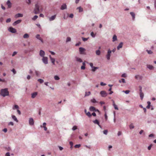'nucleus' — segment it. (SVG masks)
Returning <instances> with one entry per match:
<instances>
[{
  "label": "nucleus",
  "mask_w": 156,
  "mask_h": 156,
  "mask_svg": "<svg viewBox=\"0 0 156 156\" xmlns=\"http://www.w3.org/2000/svg\"><path fill=\"white\" fill-rule=\"evenodd\" d=\"M81 43L80 42H79L78 43H77L76 44L75 46H78L80 45V44H81Z\"/></svg>",
  "instance_id": "052dcab7"
},
{
  "label": "nucleus",
  "mask_w": 156,
  "mask_h": 156,
  "mask_svg": "<svg viewBox=\"0 0 156 156\" xmlns=\"http://www.w3.org/2000/svg\"><path fill=\"white\" fill-rule=\"evenodd\" d=\"M37 94V92H34L31 94V98H35Z\"/></svg>",
  "instance_id": "5701e85b"
},
{
  "label": "nucleus",
  "mask_w": 156,
  "mask_h": 156,
  "mask_svg": "<svg viewBox=\"0 0 156 156\" xmlns=\"http://www.w3.org/2000/svg\"><path fill=\"white\" fill-rule=\"evenodd\" d=\"M56 17V15H55L52 16L51 17L49 18V20L50 21H52L54 20Z\"/></svg>",
  "instance_id": "2eb2a0df"
},
{
  "label": "nucleus",
  "mask_w": 156,
  "mask_h": 156,
  "mask_svg": "<svg viewBox=\"0 0 156 156\" xmlns=\"http://www.w3.org/2000/svg\"><path fill=\"white\" fill-rule=\"evenodd\" d=\"M71 40V38L70 37H67L66 42H68L69 41H70Z\"/></svg>",
  "instance_id": "8fccbe9b"
},
{
  "label": "nucleus",
  "mask_w": 156,
  "mask_h": 156,
  "mask_svg": "<svg viewBox=\"0 0 156 156\" xmlns=\"http://www.w3.org/2000/svg\"><path fill=\"white\" fill-rule=\"evenodd\" d=\"M90 110L91 111H96L95 108L93 106H91L90 108Z\"/></svg>",
  "instance_id": "c85d7f7f"
},
{
  "label": "nucleus",
  "mask_w": 156,
  "mask_h": 156,
  "mask_svg": "<svg viewBox=\"0 0 156 156\" xmlns=\"http://www.w3.org/2000/svg\"><path fill=\"white\" fill-rule=\"evenodd\" d=\"M26 3L29 5L31 3V0H26Z\"/></svg>",
  "instance_id": "4c0bfd02"
},
{
  "label": "nucleus",
  "mask_w": 156,
  "mask_h": 156,
  "mask_svg": "<svg viewBox=\"0 0 156 156\" xmlns=\"http://www.w3.org/2000/svg\"><path fill=\"white\" fill-rule=\"evenodd\" d=\"M17 52L16 51H14L12 55V56H14L17 54Z\"/></svg>",
  "instance_id": "e2e57ef3"
},
{
  "label": "nucleus",
  "mask_w": 156,
  "mask_h": 156,
  "mask_svg": "<svg viewBox=\"0 0 156 156\" xmlns=\"http://www.w3.org/2000/svg\"><path fill=\"white\" fill-rule=\"evenodd\" d=\"M90 35L93 37H95V34H94L93 32L91 33Z\"/></svg>",
  "instance_id": "c03bdc74"
},
{
  "label": "nucleus",
  "mask_w": 156,
  "mask_h": 156,
  "mask_svg": "<svg viewBox=\"0 0 156 156\" xmlns=\"http://www.w3.org/2000/svg\"><path fill=\"white\" fill-rule=\"evenodd\" d=\"M100 85L101 86H103L105 85H106V84L105 83H104L103 82H101L100 83Z\"/></svg>",
  "instance_id": "4d7b16f0"
},
{
  "label": "nucleus",
  "mask_w": 156,
  "mask_h": 156,
  "mask_svg": "<svg viewBox=\"0 0 156 156\" xmlns=\"http://www.w3.org/2000/svg\"><path fill=\"white\" fill-rule=\"evenodd\" d=\"M67 9V5L66 4H63L62 5L60 9L61 10H63Z\"/></svg>",
  "instance_id": "9d476101"
},
{
  "label": "nucleus",
  "mask_w": 156,
  "mask_h": 156,
  "mask_svg": "<svg viewBox=\"0 0 156 156\" xmlns=\"http://www.w3.org/2000/svg\"><path fill=\"white\" fill-rule=\"evenodd\" d=\"M90 94V91H88V92H86L84 96L86 97V96H88Z\"/></svg>",
  "instance_id": "f704fd0d"
},
{
  "label": "nucleus",
  "mask_w": 156,
  "mask_h": 156,
  "mask_svg": "<svg viewBox=\"0 0 156 156\" xmlns=\"http://www.w3.org/2000/svg\"><path fill=\"white\" fill-rule=\"evenodd\" d=\"M140 98H143L144 97V94L142 92H140Z\"/></svg>",
  "instance_id": "79ce46f5"
},
{
  "label": "nucleus",
  "mask_w": 156,
  "mask_h": 156,
  "mask_svg": "<svg viewBox=\"0 0 156 156\" xmlns=\"http://www.w3.org/2000/svg\"><path fill=\"white\" fill-rule=\"evenodd\" d=\"M77 9H79V12H81L83 11V9L80 6L77 7Z\"/></svg>",
  "instance_id": "c756f323"
},
{
  "label": "nucleus",
  "mask_w": 156,
  "mask_h": 156,
  "mask_svg": "<svg viewBox=\"0 0 156 156\" xmlns=\"http://www.w3.org/2000/svg\"><path fill=\"white\" fill-rule=\"evenodd\" d=\"M139 91H140V92H142V87L141 86H139Z\"/></svg>",
  "instance_id": "bf43d9fd"
},
{
  "label": "nucleus",
  "mask_w": 156,
  "mask_h": 156,
  "mask_svg": "<svg viewBox=\"0 0 156 156\" xmlns=\"http://www.w3.org/2000/svg\"><path fill=\"white\" fill-rule=\"evenodd\" d=\"M1 95L3 97L9 96V92L8 91V89L5 88L2 89L1 90Z\"/></svg>",
  "instance_id": "f257e3e1"
},
{
  "label": "nucleus",
  "mask_w": 156,
  "mask_h": 156,
  "mask_svg": "<svg viewBox=\"0 0 156 156\" xmlns=\"http://www.w3.org/2000/svg\"><path fill=\"white\" fill-rule=\"evenodd\" d=\"M98 68H99L98 67L94 66L92 68L91 70L93 72H95L96 69H98Z\"/></svg>",
  "instance_id": "cd10ccee"
},
{
  "label": "nucleus",
  "mask_w": 156,
  "mask_h": 156,
  "mask_svg": "<svg viewBox=\"0 0 156 156\" xmlns=\"http://www.w3.org/2000/svg\"><path fill=\"white\" fill-rule=\"evenodd\" d=\"M91 101L93 103H96L97 102L93 98L92 99H91Z\"/></svg>",
  "instance_id": "de8ad7c7"
},
{
  "label": "nucleus",
  "mask_w": 156,
  "mask_h": 156,
  "mask_svg": "<svg viewBox=\"0 0 156 156\" xmlns=\"http://www.w3.org/2000/svg\"><path fill=\"white\" fill-rule=\"evenodd\" d=\"M93 122L95 124H98L100 128H101V126L99 125V122L98 120L96 119L95 120L93 121Z\"/></svg>",
  "instance_id": "f3484780"
},
{
  "label": "nucleus",
  "mask_w": 156,
  "mask_h": 156,
  "mask_svg": "<svg viewBox=\"0 0 156 156\" xmlns=\"http://www.w3.org/2000/svg\"><path fill=\"white\" fill-rule=\"evenodd\" d=\"M123 45V43L122 42H120L118 46L117 47V49L118 50H119L120 48H122V45Z\"/></svg>",
  "instance_id": "dca6fc26"
},
{
  "label": "nucleus",
  "mask_w": 156,
  "mask_h": 156,
  "mask_svg": "<svg viewBox=\"0 0 156 156\" xmlns=\"http://www.w3.org/2000/svg\"><path fill=\"white\" fill-rule=\"evenodd\" d=\"M123 92H125V94H127L130 92V90H127L125 91H123Z\"/></svg>",
  "instance_id": "3c124183"
},
{
  "label": "nucleus",
  "mask_w": 156,
  "mask_h": 156,
  "mask_svg": "<svg viewBox=\"0 0 156 156\" xmlns=\"http://www.w3.org/2000/svg\"><path fill=\"white\" fill-rule=\"evenodd\" d=\"M91 67V68H92L94 66H93V63H89Z\"/></svg>",
  "instance_id": "338daca9"
},
{
  "label": "nucleus",
  "mask_w": 156,
  "mask_h": 156,
  "mask_svg": "<svg viewBox=\"0 0 156 156\" xmlns=\"http://www.w3.org/2000/svg\"><path fill=\"white\" fill-rule=\"evenodd\" d=\"M77 129V126H74L72 128V129L73 130H75Z\"/></svg>",
  "instance_id": "864d4df0"
},
{
  "label": "nucleus",
  "mask_w": 156,
  "mask_h": 156,
  "mask_svg": "<svg viewBox=\"0 0 156 156\" xmlns=\"http://www.w3.org/2000/svg\"><path fill=\"white\" fill-rule=\"evenodd\" d=\"M143 78V76L139 75H136L135 76V78L136 79L139 80H142Z\"/></svg>",
  "instance_id": "1a4fd4ad"
},
{
  "label": "nucleus",
  "mask_w": 156,
  "mask_h": 156,
  "mask_svg": "<svg viewBox=\"0 0 156 156\" xmlns=\"http://www.w3.org/2000/svg\"><path fill=\"white\" fill-rule=\"evenodd\" d=\"M23 15V14L21 13H18L16 15L15 17L16 18L19 17H22Z\"/></svg>",
  "instance_id": "412c9836"
},
{
  "label": "nucleus",
  "mask_w": 156,
  "mask_h": 156,
  "mask_svg": "<svg viewBox=\"0 0 156 156\" xmlns=\"http://www.w3.org/2000/svg\"><path fill=\"white\" fill-rule=\"evenodd\" d=\"M40 35L39 34H37L36 36V37L37 38V39L39 40L41 39V37H40Z\"/></svg>",
  "instance_id": "a18cd8bd"
},
{
  "label": "nucleus",
  "mask_w": 156,
  "mask_h": 156,
  "mask_svg": "<svg viewBox=\"0 0 156 156\" xmlns=\"http://www.w3.org/2000/svg\"><path fill=\"white\" fill-rule=\"evenodd\" d=\"M8 30L11 33H15L16 32V30L12 27H10L9 28Z\"/></svg>",
  "instance_id": "20e7f679"
},
{
  "label": "nucleus",
  "mask_w": 156,
  "mask_h": 156,
  "mask_svg": "<svg viewBox=\"0 0 156 156\" xmlns=\"http://www.w3.org/2000/svg\"><path fill=\"white\" fill-rule=\"evenodd\" d=\"M146 51L149 54H151L153 53L152 51L151 50H147Z\"/></svg>",
  "instance_id": "a19ab883"
},
{
  "label": "nucleus",
  "mask_w": 156,
  "mask_h": 156,
  "mask_svg": "<svg viewBox=\"0 0 156 156\" xmlns=\"http://www.w3.org/2000/svg\"><path fill=\"white\" fill-rule=\"evenodd\" d=\"M81 69H85V67L84 66H82L81 67Z\"/></svg>",
  "instance_id": "69168bd1"
},
{
  "label": "nucleus",
  "mask_w": 156,
  "mask_h": 156,
  "mask_svg": "<svg viewBox=\"0 0 156 156\" xmlns=\"http://www.w3.org/2000/svg\"><path fill=\"white\" fill-rule=\"evenodd\" d=\"M6 4L8 5V8H10L11 7L12 3L9 0H8L7 1Z\"/></svg>",
  "instance_id": "a211bd4d"
},
{
  "label": "nucleus",
  "mask_w": 156,
  "mask_h": 156,
  "mask_svg": "<svg viewBox=\"0 0 156 156\" xmlns=\"http://www.w3.org/2000/svg\"><path fill=\"white\" fill-rule=\"evenodd\" d=\"M152 144H151V145H150V146L148 147V150H151V147H152Z\"/></svg>",
  "instance_id": "680f3d73"
},
{
  "label": "nucleus",
  "mask_w": 156,
  "mask_h": 156,
  "mask_svg": "<svg viewBox=\"0 0 156 156\" xmlns=\"http://www.w3.org/2000/svg\"><path fill=\"white\" fill-rule=\"evenodd\" d=\"M46 123L45 122H44L43 124V125L41 126V128L43 127L44 128V130L45 131H46L47 129V128L46 126Z\"/></svg>",
  "instance_id": "f8f14e48"
},
{
  "label": "nucleus",
  "mask_w": 156,
  "mask_h": 156,
  "mask_svg": "<svg viewBox=\"0 0 156 156\" xmlns=\"http://www.w3.org/2000/svg\"><path fill=\"white\" fill-rule=\"evenodd\" d=\"M154 7L156 9V0H154Z\"/></svg>",
  "instance_id": "774afa93"
},
{
  "label": "nucleus",
  "mask_w": 156,
  "mask_h": 156,
  "mask_svg": "<svg viewBox=\"0 0 156 156\" xmlns=\"http://www.w3.org/2000/svg\"><path fill=\"white\" fill-rule=\"evenodd\" d=\"M100 94L101 96L103 97H106L108 94V93L105 90L101 91L100 92Z\"/></svg>",
  "instance_id": "7ed1b4c3"
},
{
  "label": "nucleus",
  "mask_w": 156,
  "mask_h": 156,
  "mask_svg": "<svg viewBox=\"0 0 156 156\" xmlns=\"http://www.w3.org/2000/svg\"><path fill=\"white\" fill-rule=\"evenodd\" d=\"M119 82L120 83H126L125 80L124 78H122L121 80H119Z\"/></svg>",
  "instance_id": "7c9ffc66"
},
{
  "label": "nucleus",
  "mask_w": 156,
  "mask_h": 156,
  "mask_svg": "<svg viewBox=\"0 0 156 156\" xmlns=\"http://www.w3.org/2000/svg\"><path fill=\"white\" fill-rule=\"evenodd\" d=\"M129 127L130 129H132L134 128V126L133 123H131L129 125Z\"/></svg>",
  "instance_id": "ea45409f"
},
{
  "label": "nucleus",
  "mask_w": 156,
  "mask_h": 156,
  "mask_svg": "<svg viewBox=\"0 0 156 156\" xmlns=\"http://www.w3.org/2000/svg\"><path fill=\"white\" fill-rule=\"evenodd\" d=\"M117 40V36L115 34H114L112 37V41L114 42Z\"/></svg>",
  "instance_id": "b1692460"
},
{
  "label": "nucleus",
  "mask_w": 156,
  "mask_h": 156,
  "mask_svg": "<svg viewBox=\"0 0 156 156\" xmlns=\"http://www.w3.org/2000/svg\"><path fill=\"white\" fill-rule=\"evenodd\" d=\"M89 37H88V38H84V37H82V40L83 41L85 42L87 41L88 39H89Z\"/></svg>",
  "instance_id": "e433bc0d"
},
{
  "label": "nucleus",
  "mask_w": 156,
  "mask_h": 156,
  "mask_svg": "<svg viewBox=\"0 0 156 156\" xmlns=\"http://www.w3.org/2000/svg\"><path fill=\"white\" fill-rule=\"evenodd\" d=\"M11 21V19L10 18H8V19H7L6 21V22L7 23H9Z\"/></svg>",
  "instance_id": "603ef678"
},
{
  "label": "nucleus",
  "mask_w": 156,
  "mask_h": 156,
  "mask_svg": "<svg viewBox=\"0 0 156 156\" xmlns=\"http://www.w3.org/2000/svg\"><path fill=\"white\" fill-rule=\"evenodd\" d=\"M111 52L112 51L110 50V49H109L107 52V54L106 55V58L108 60H109L110 59Z\"/></svg>",
  "instance_id": "39448f33"
},
{
  "label": "nucleus",
  "mask_w": 156,
  "mask_h": 156,
  "mask_svg": "<svg viewBox=\"0 0 156 156\" xmlns=\"http://www.w3.org/2000/svg\"><path fill=\"white\" fill-rule=\"evenodd\" d=\"M126 76V74L125 73H123L121 75V77H125Z\"/></svg>",
  "instance_id": "0e129e2a"
},
{
  "label": "nucleus",
  "mask_w": 156,
  "mask_h": 156,
  "mask_svg": "<svg viewBox=\"0 0 156 156\" xmlns=\"http://www.w3.org/2000/svg\"><path fill=\"white\" fill-rule=\"evenodd\" d=\"M130 15H131V16H132L133 20H134L135 18V13L133 12H130Z\"/></svg>",
  "instance_id": "393cba45"
},
{
  "label": "nucleus",
  "mask_w": 156,
  "mask_h": 156,
  "mask_svg": "<svg viewBox=\"0 0 156 156\" xmlns=\"http://www.w3.org/2000/svg\"><path fill=\"white\" fill-rule=\"evenodd\" d=\"M22 21V20H18L14 22V23H13L12 25L13 26H16L17 24L20 23Z\"/></svg>",
  "instance_id": "6e6552de"
},
{
  "label": "nucleus",
  "mask_w": 156,
  "mask_h": 156,
  "mask_svg": "<svg viewBox=\"0 0 156 156\" xmlns=\"http://www.w3.org/2000/svg\"><path fill=\"white\" fill-rule=\"evenodd\" d=\"M86 114L89 117H90L91 116V115L90 112H87V113H86Z\"/></svg>",
  "instance_id": "09e8293b"
},
{
  "label": "nucleus",
  "mask_w": 156,
  "mask_h": 156,
  "mask_svg": "<svg viewBox=\"0 0 156 156\" xmlns=\"http://www.w3.org/2000/svg\"><path fill=\"white\" fill-rule=\"evenodd\" d=\"M19 108V106L16 105H15L14 107L13 108V109H18Z\"/></svg>",
  "instance_id": "5fc2aeb1"
},
{
  "label": "nucleus",
  "mask_w": 156,
  "mask_h": 156,
  "mask_svg": "<svg viewBox=\"0 0 156 156\" xmlns=\"http://www.w3.org/2000/svg\"><path fill=\"white\" fill-rule=\"evenodd\" d=\"M29 37V35L27 33L25 34L23 36V37L24 38H28Z\"/></svg>",
  "instance_id": "bb28decb"
},
{
  "label": "nucleus",
  "mask_w": 156,
  "mask_h": 156,
  "mask_svg": "<svg viewBox=\"0 0 156 156\" xmlns=\"http://www.w3.org/2000/svg\"><path fill=\"white\" fill-rule=\"evenodd\" d=\"M79 50L80 54H83V52L85 51L86 50L85 49L82 47H80L79 48Z\"/></svg>",
  "instance_id": "0eeeda50"
},
{
  "label": "nucleus",
  "mask_w": 156,
  "mask_h": 156,
  "mask_svg": "<svg viewBox=\"0 0 156 156\" xmlns=\"http://www.w3.org/2000/svg\"><path fill=\"white\" fill-rule=\"evenodd\" d=\"M103 133L104 134L106 135L108 133V131L107 130H105L103 131Z\"/></svg>",
  "instance_id": "13d9d810"
},
{
  "label": "nucleus",
  "mask_w": 156,
  "mask_h": 156,
  "mask_svg": "<svg viewBox=\"0 0 156 156\" xmlns=\"http://www.w3.org/2000/svg\"><path fill=\"white\" fill-rule=\"evenodd\" d=\"M11 71L14 74H15L16 73V71L15 69H13Z\"/></svg>",
  "instance_id": "6e6d98bb"
},
{
  "label": "nucleus",
  "mask_w": 156,
  "mask_h": 156,
  "mask_svg": "<svg viewBox=\"0 0 156 156\" xmlns=\"http://www.w3.org/2000/svg\"><path fill=\"white\" fill-rule=\"evenodd\" d=\"M38 18V16L37 15H35L32 18V19L33 20H35Z\"/></svg>",
  "instance_id": "37998d69"
},
{
  "label": "nucleus",
  "mask_w": 156,
  "mask_h": 156,
  "mask_svg": "<svg viewBox=\"0 0 156 156\" xmlns=\"http://www.w3.org/2000/svg\"><path fill=\"white\" fill-rule=\"evenodd\" d=\"M35 72L36 76L37 77H40L41 73L40 72L35 70Z\"/></svg>",
  "instance_id": "6ab92c4d"
},
{
  "label": "nucleus",
  "mask_w": 156,
  "mask_h": 156,
  "mask_svg": "<svg viewBox=\"0 0 156 156\" xmlns=\"http://www.w3.org/2000/svg\"><path fill=\"white\" fill-rule=\"evenodd\" d=\"M12 118L15 121H16L17 122H18V120L16 118L15 115H12Z\"/></svg>",
  "instance_id": "72a5a7b5"
},
{
  "label": "nucleus",
  "mask_w": 156,
  "mask_h": 156,
  "mask_svg": "<svg viewBox=\"0 0 156 156\" xmlns=\"http://www.w3.org/2000/svg\"><path fill=\"white\" fill-rule=\"evenodd\" d=\"M39 55L41 57H44V56L45 55V52L44 51L41 50H40V51Z\"/></svg>",
  "instance_id": "ddd939ff"
},
{
  "label": "nucleus",
  "mask_w": 156,
  "mask_h": 156,
  "mask_svg": "<svg viewBox=\"0 0 156 156\" xmlns=\"http://www.w3.org/2000/svg\"><path fill=\"white\" fill-rule=\"evenodd\" d=\"M48 58L47 57H43L42 59L43 62L45 64H47L48 63Z\"/></svg>",
  "instance_id": "423d86ee"
},
{
  "label": "nucleus",
  "mask_w": 156,
  "mask_h": 156,
  "mask_svg": "<svg viewBox=\"0 0 156 156\" xmlns=\"http://www.w3.org/2000/svg\"><path fill=\"white\" fill-rule=\"evenodd\" d=\"M113 105L114 106V108L116 110H118V108L117 106L115 104V102L114 101H113Z\"/></svg>",
  "instance_id": "a878e982"
},
{
  "label": "nucleus",
  "mask_w": 156,
  "mask_h": 156,
  "mask_svg": "<svg viewBox=\"0 0 156 156\" xmlns=\"http://www.w3.org/2000/svg\"><path fill=\"white\" fill-rule=\"evenodd\" d=\"M96 53L97 55H100L101 51L99 50H98L96 51Z\"/></svg>",
  "instance_id": "473e14b6"
},
{
  "label": "nucleus",
  "mask_w": 156,
  "mask_h": 156,
  "mask_svg": "<svg viewBox=\"0 0 156 156\" xmlns=\"http://www.w3.org/2000/svg\"><path fill=\"white\" fill-rule=\"evenodd\" d=\"M54 78L56 80H58L59 79V77L58 76L56 75L54 76Z\"/></svg>",
  "instance_id": "58836bf2"
},
{
  "label": "nucleus",
  "mask_w": 156,
  "mask_h": 156,
  "mask_svg": "<svg viewBox=\"0 0 156 156\" xmlns=\"http://www.w3.org/2000/svg\"><path fill=\"white\" fill-rule=\"evenodd\" d=\"M49 56L51 62L53 63V65H55V59L54 58H52L51 55H50Z\"/></svg>",
  "instance_id": "aec40b11"
},
{
  "label": "nucleus",
  "mask_w": 156,
  "mask_h": 156,
  "mask_svg": "<svg viewBox=\"0 0 156 156\" xmlns=\"http://www.w3.org/2000/svg\"><path fill=\"white\" fill-rule=\"evenodd\" d=\"M34 12L36 14H38L40 12L39 5L37 3L35 5V8L34 9Z\"/></svg>",
  "instance_id": "f03ea898"
},
{
  "label": "nucleus",
  "mask_w": 156,
  "mask_h": 156,
  "mask_svg": "<svg viewBox=\"0 0 156 156\" xmlns=\"http://www.w3.org/2000/svg\"><path fill=\"white\" fill-rule=\"evenodd\" d=\"M75 58L76 59V61L77 62L81 63L83 62L82 59L81 58H79L77 56L75 57Z\"/></svg>",
  "instance_id": "4468645a"
},
{
  "label": "nucleus",
  "mask_w": 156,
  "mask_h": 156,
  "mask_svg": "<svg viewBox=\"0 0 156 156\" xmlns=\"http://www.w3.org/2000/svg\"><path fill=\"white\" fill-rule=\"evenodd\" d=\"M37 81L39 82L40 83H42L44 82V80L41 79H38Z\"/></svg>",
  "instance_id": "c9c22d12"
},
{
  "label": "nucleus",
  "mask_w": 156,
  "mask_h": 156,
  "mask_svg": "<svg viewBox=\"0 0 156 156\" xmlns=\"http://www.w3.org/2000/svg\"><path fill=\"white\" fill-rule=\"evenodd\" d=\"M29 123L30 125H33L34 124V121L33 118H30L29 120Z\"/></svg>",
  "instance_id": "9b49d317"
},
{
  "label": "nucleus",
  "mask_w": 156,
  "mask_h": 156,
  "mask_svg": "<svg viewBox=\"0 0 156 156\" xmlns=\"http://www.w3.org/2000/svg\"><path fill=\"white\" fill-rule=\"evenodd\" d=\"M147 67L150 70L153 69L154 68L153 66L151 65H147Z\"/></svg>",
  "instance_id": "4be33fe9"
},
{
  "label": "nucleus",
  "mask_w": 156,
  "mask_h": 156,
  "mask_svg": "<svg viewBox=\"0 0 156 156\" xmlns=\"http://www.w3.org/2000/svg\"><path fill=\"white\" fill-rule=\"evenodd\" d=\"M80 146L81 145L80 144H76L75 146L74 147L76 148H78L80 147Z\"/></svg>",
  "instance_id": "49530a36"
},
{
  "label": "nucleus",
  "mask_w": 156,
  "mask_h": 156,
  "mask_svg": "<svg viewBox=\"0 0 156 156\" xmlns=\"http://www.w3.org/2000/svg\"><path fill=\"white\" fill-rule=\"evenodd\" d=\"M147 104L148 105L146 107V108H147L149 109L150 108V106L151 105V102L149 101H148L147 102Z\"/></svg>",
  "instance_id": "2f4dec72"
}]
</instances>
